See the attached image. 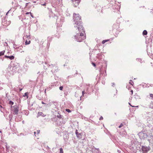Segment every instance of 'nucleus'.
<instances>
[{
  "label": "nucleus",
  "instance_id": "f257e3e1",
  "mask_svg": "<svg viewBox=\"0 0 153 153\" xmlns=\"http://www.w3.org/2000/svg\"><path fill=\"white\" fill-rule=\"evenodd\" d=\"M79 27L74 28L76 34L74 36L75 39L78 42H81L86 38L85 31L82 25H79Z\"/></svg>",
  "mask_w": 153,
  "mask_h": 153
},
{
  "label": "nucleus",
  "instance_id": "f03ea898",
  "mask_svg": "<svg viewBox=\"0 0 153 153\" xmlns=\"http://www.w3.org/2000/svg\"><path fill=\"white\" fill-rule=\"evenodd\" d=\"M73 19L74 28L79 27V25H82L81 23V18L79 16L78 14H74Z\"/></svg>",
  "mask_w": 153,
  "mask_h": 153
},
{
  "label": "nucleus",
  "instance_id": "7ed1b4c3",
  "mask_svg": "<svg viewBox=\"0 0 153 153\" xmlns=\"http://www.w3.org/2000/svg\"><path fill=\"white\" fill-rule=\"evenodd\" d=\"M47 65L48 67V68L50 69H51V71L52 73H54L57 71V70H58V68L55 65L51 64L50 65L48 64Z\"/></svg>",
  "mask_w": 153,
  "mask_h": 153
},
{
  "label": "nucleus",
  "instance_id": "20e7f679",
  "mask_svg": "<svg viewBox=\"0 0 153 153\" xmlns=\"http://www.w3.org/2000/svg\"><path fill=\"white\" fill-rule=\"evenodd\" d=\"M11 110L13 112L14 114H18L19 112V107L17 105L11 106Z\"/></svg>",
  "mask_w": 153,
  "mask_h": 153
},
{
  "label": "nucleus",
  "instance_id": "39448f33",
  "mask_svg": "<svg viewBox=\"0 0 153 153\" xmlns=\"http://www.w3.org/2000/svg\"><path fill=\"white\" fill-rule=\"evenodd\" d=\"M141 149L143 151V153H147L150 150V147L149 146H142Z\"/></svg>",
  "mask_w": 153,
  "mask_h": 153
},
{
  "label": "nucleus",
  "instance_id": "423d86ee",
  "mask_svg": "<svg viewBox=\"0 0 153 153\" xmlns=\"http://www.w3.org/2000/svg\"><path fill=\"white\" fill-rule=\"evenodd\" d=\"M138 135L140 138L141 139L146 138L147 136L146 133L142 132L139 133Z\"/></svg>",
  "mask_w": 153,
  "mask_h": 153
},
{
  "label": "nucleus",
  "instance_id": "0eeeda50",
  "mask_svg": "<svg viewBox=\"0 0 153 153\" xmlns=\"http://www.w3.org/2000/svg\"><path fill=\"white\" fill-rule=\"evenodd\" d=\"M120 135L122 137H125L127 134V133L125 130L120 131Z\"/></svg>",
  "mask_w": 153,
  "mask_h": 153
},
{
  "label": "nucleus",
  "instance_id": "6e6552de",
  "mask_svg": "<svg viewBox=\"0 0 153 153\" xmlns=\"http://www.w3.org/2000/svg\"><path fill=\"white\" fill-rule=\"evenodd\" d=\"M23 48V46H20L18 47L17 48V51L20 52H24V51L22 50V48Z\"/></svg>",
  "mask_w": 153,
  "mask_h": 153
},
{
  "label": "nucleus",
  "instance_id": "1a4fd4ad",
  "mask_svg": "<svg viewBox=\"0 0 153 153\" xmlns=\"http://www.w3.org/2000/svg\"><path fill=\"white\" fill-rule=\"evenodd\" d=\"M46 116V115H45L42 112H39L38 114V115L37 117H38L40 116H42L43 117H44Z\"/></svg>",
  "mask_w": 153,
  "mask_h": 153
},
{
  "label": "nucleus",
  "instance_id": "9d476101",
  "mask_svg": "<svg viewBox=\"0 0 153 153\" xmlns=\"http://www.w3.org/2000/svg\"><path fill=\"white\" fill-rule=\"evenodd\" d=\"M92 151H93V152H94V151H96V152H95V153H101V152H100V151L99 149L98 148L97 149V148H94V149H92Z\"/></svg>",
  "mask_w": 153,
  "mask_h": 153
},
{
  "label": "nucleus",
  "instance_id": "9b49d317",
  "mask_svg": "<svg viewBox=\"0 0 153 153\" xmlns=\"http://www.w3.org/2000/svg\"><path fill=\"white\" fill-rule=\"evenodd\" d=\"M5 57H6L7 58H9L10 60H13L14 58V57L13 56H5Z\"/></svg>",
  "mask_w": 153,
  "mask_h": 153
},
{
  "label": "nucleus",
  "instance_id": "f8f14e48",
  "mask_svg": "<svg viewBox=\"0 0 153 153\" xmlns=\"http://www.w3.org/2000/svg\"><path fill=\"white\" fill-rule=\"evenodd\" d=\"M13 48H15V49H17V48H18V46H17V45L15 44V42H14V41H13Z\"/></svg>",
  "mask_w": 153,
  "mask_h": 153
},
{
  "label": "nucleus",
  "instance_id": "ddd939ff",
  "mask_svg": "<svg viewBox=\"0 0 153 153\" xmlns=\"http://www.w3.org/2000/svg\"><path fill=\"white\" fill-rule=\"evenodd\" d=\"M10 23V21L6 22V23H4V26H7L9 25Z\"/></svg>",
  "mask_w": 153,
  "mask_h": 153
},
{
  "label": "nucleus",
  "instance_id": "4468645a",
  "mask_svg": "<svg viewBox=\"0 0 153 153\" xmlns=\"http://www.w3.org/2000/svg\"><path fill=\"white\" fill-rule=\"evenodd\" d=\"M27 39H26L25 41V45H27L30 44V41L29 40L28 41L27 40Z\"/></svg>",
  "mask_w": 153,
  "mask_h": 153
},
{
  "label": "nucleus",
  "instance_id": "2eb2a0df",
  "mask_svg": "<svg viewBox=\"0 0 153 153\" xmlns=\"http://www.w3.org/2000/svg\"><path fill=\"white\" fill-rule=\"evenodd\" d=\"M149 107L153 109V102H152L150 103L149 105Z\"/></svg>",
  "mask_w": 153,
  "mask_h": 153
},
{
  "label": "nucleus",
  "instance_id": "dca6fc26",
  "mask_svg": "<svg viewBox=\"0 0 153 153\" xmlns=\"http://www.w3.org/2000/svg\"><path fill=\"white\" fill-rule=\"evenodd\" d=\"M147 34V31L146 30H144L143 32V35H146Z\"/></svg>",
  "mask_w": 153,
  "mask_h": 153
},
{
  "label": "nucleus",
  "instance_id": "f3484780",
  "mask_svg": "<svg viewBox=\"0 0 153 153\" xmlns=\"http://www.w3.org/2000/svg\"><path fill=\"white\" fill-rule=\"evenodd\" d=\"M5 52V51H3L0 52V56L3 55Z\"/></svg>",
  "mask_w": 153,
  "mask_h": 153
},
{
  "label": "nucleus",
  "instance_id": "a211bd4d",
  "mask_svg": "<svg viewBox=\"0 0 153 153\" xmlns=\"http://www.w3.org/2000/svg\"><path fill=\"white\" fill-rule=\"evenodd\" d=\"M109 40H103V41H102V44H104L105 42H108L109 41Z\"/></svg>",
  "mask_w": 153,
  "mask_h": 153
},
{
  "label": "nucleus",
  "instance_id": "6ab92c4d",
  "mask_svg": "<svg viewBox=\"0 0 153 153\" xmlns=\"http://www.w3.org/2000/svg\"><path fill=\"white\" fill-rule=\"evenodd\" d=\"M13 104H14L13 102L11 101H10L9 102V104L10 105H13Z\"/></svg>",
  "mask_w": 153,
  "mask_h": 153
},
{
  "label": "nucleus",
  "instance_id": "aec40b11",
  "mask_svg": "<svg viewBox=\"0 0 153 153\" xmlns=\"http://www.w3.org/2000/svg\"><path fill=\"white\" fill-rule=\"evenodd\" d=\"M25 37L27 38V39H26L29 40L30 39L29 36L26 35Z\"/></svg>",
  "mask_w": 153,
  "mask_h": 153
},
{
  "label": "nucleus",
  "instance_id": "412c9836",
  "mask_svg": "<svg viewBox=\"0 0 153 153\" xmlns=\"http://www.w3.org/2000/svg\"><path fill=\"white\" fill-rule=\"evenodd\" d=\"M86 91V92H85V93H84V92H85V91H82V96L80 97V98H81L82 97V96H83L84 95V94L85 93H86L87 92V91Z\"/></svg>",
  "mask_w": 153,
  "mask_h": 153
},
{
  "label": "nucleus",
  "instance_id": "4be33fe9",
  "mask_svg": "<svg viewBox=\"0 0 153 153\" xmlns=\"http://www.w3.org/2000/svg\"><path fill=\"white\" fill-rule=\"evenodd\" d=\"M137 61L140 62V63L142 62V60L140 59L137 58L136 59Z\"/></svg>",
  "mask_w": 153,
  "mask_h": 153
},
{
  "label": "nucleus",
  "instance_id": "5701e85b",
  "mask_svg": "<svg viewBox=\"0 0 153 153\" xmlns=\"http://www.w3.org/2000/svg\"><path fill=\"white\" fill-rule=\"evenodd\" d=\"M60 153H63V151L62 148L60 149Z\"/></svg>",
  "mask_w": 153,
  "mask_h": 153
},
{
  "label": "nucleus",
  "instance_id": "b1692460",
  "mask_svg": "<svg viewBox=\"0 0 153 153\" xmlns=\"http://www.w3.org/2000/svg\"><path fill=\"white\" fill-rule=\"evenodd\" d=\"M150 96L151 98V99H153V94H150Z\"/></svg>",
  "mask_w": 153,
  "mask_h": 153
},
{
  "label": "nucleus",
  "instance_id": "393cba45",
  "mask_svg": "<svg viewBox=\"0 0 153 153\" xmlns=\"http://www.w3.org/2000/svg\"><path fill=\"white\" fill-rule=\"evenodd\" d=\"M130 81L131 82H129V84H131V85H133V83H133V82H131V80Z\"/></svg>",
  "mask_w": 153,
  "mask_h": 153
},
{
  "label": "nucleus",
  "instance_id": "a878e982",
  "mask_svg": "<svg viewBox=\"0 0 153 153\" xmlns=\"http://www.w3.org/2000/svg\"><path fill=\"white\" fill-rule=\"evenodd\" d=\"M57 1L59 4H60L62 2V0H58Z\"/></svg>",
  "mask_w": 153,
  "mask_h": 153
},
{
  "label": "nucleus",
  "instance_id": "bb28decb",
  "mask_svg": "<svg viewBox=\"0 0 153 153\" xmlns=\"http://www.w3.org/2000/svg\"><path fill=\"white\" fill-rule=\"evenodd\" d=\"M147 85L145 84H144L143 85V87H144V88H145V87H147Z\"/></svg>",
  "mask_w": 153,
  "mask_h": 153
},
{
  "label": "nucleus",
  "instance_id": "cd10ccee",
  "mask_svg": "<svg viewBox=\"0 0 153 153\" xmlns=\"http://www.w3.org/2000/svg\"><path fill=\"white\" fill-rule=\"evenodd\" d=\"M66 111L68 112H70L71 111L68 109H66Z\"/></svg>",
  "mask_w": 153,
  "mask_h": 153
},
{
  "label": "nucleus",
  "instance_id": "c85d7f7f",
  "mask_svg": "<svg viewBox=\"0 0 153 153\" xmlns=\"http://www.w3.org/2000/svg\"><path fill=\"white\" fill-rule=\"evenodd\" d=\"M149 135L151 137H153V133L152 132V133H151V134H150Z\"/></svg>",
  "mask_w": 153,
  "mask_h": 153
},
{
  "label": "nucleus",
  "instance_id": "c756f323",
  "mask_svg": "<svg viewBox=\"0 0 153 153\" xmlns=\"http://www.w3.org/2000/svg\"><path fill=\"white\" fill-rule=\"evenodd\" d=\"M28 94L27 93H26L24 95H23V96H27Z\"/></svg>",
  "mask_w": 153,
  "mask_h": 153
},
{
  "label": "nucleus",
  "instance_id": "7c9ffc66",
  "mask_svg": "<svg viewBox=\"0 0 153 153\" xmlns=\"http://www.w3.org/2000/svg\"><path fill=\"white\" fill-rule=\"evenodd\" d=\"M123 125L122 123L120 124V125L119 126V128H120L122 126H123Z\"/></svg>",
  "mask_w": 153,
  "mask_h": 153
},
{
  "label": "nucleus",
  "instance_id": "2f4dec72",
  "mask_svg": "<svg viewBox=\"0 0 153 153\" xmlns=\"http://www.w3.org/2000/svg\"><path fill=\"white\" fill-rule=\"evenodd\" d=\"M31 13L30 12H27L25 14L26 15H28V14H31Z\"/></svg>",
  "mask_w": 153,
  "mask_h": 153
},
{
  "label": "nucleus",
  "instance_id": "473e14b6",
  "mask_svg": "<svg viewBox=\"0 0 153 153\" xmlns=\"http://www.w3.org/2000/svg\"><path fill=\"white\" fill-rule=\"evenodd\" d=\"M63 87L62 86H60L59 88V89L60 90H62L63 89Z\"/></svg>",
  "mask_w": 153,
  "mask_h": 153
},
{
  "label": "nucleus",
  "instance_id": "72a5a7b5",
  "mask_svg": "<svg viewBox=\"0 0 153 153\" xmlns=\"http://www.w3.org/2000/svg\"><path fill=\"white\" fill-rule=\"evenodd\" d=\"M103 117L102 116H101L100 117V118L99 119L100 120H103Z\"/></svg>",
  "mask_w": 153,
  "mask_h": 153
},
{
  "label": "nucleus",
  "instance_id": "f704fd0d",
  "mask_svg": "<svg viewBox=\"0 0 153 153\" xmlns=\"http://www.w3.org/2000/svg\"><path fill=\"white\" fill-rule=\"evenodd\" d=\"M92 64L94 66V67H95L96 66V64H95V63H92Z\"/></svg>",
  "mask_w": 153,
  "mask_h": 153
},
{
  "label": "nucleus",
  "instance_id": "c9c22d12",
  "mask_svg": "<svg viewBox=\"0 0 153 153\" xmlns=\"http://www.w3.org/2000/svg\"><path fill=\"white\" fill-rule=\"evenodd\" d=\"M40 131L39 130H38L37 131V133L38 134H39L40 132Z\"/></svg>",
  "mask_w": 153,
  "mask_h": 153
},
{
  "label": "nucleus",
  "instance_id": "e433bc0d",
  "mask_svg": "<svg viewBox=\"0 0 153 153\" xmlns=\"http://www.w3.org/2000/svg\"><path fill=\"white\" fill-rule=\"evenodd\" d=\"M29 3H26V4L25 6V7L27 6V5L28 4H29Z\"/></svg>",
  "mask_w": 153,
  "mask_h": 153
},
{
  "label": "nucleus",
  "instance_id": "4c0bfd02",
  "mask_svg": "<svg viewBox=\"0 0 153 153\" xmlns=\"http://www.w3.org/2000/svg\"><path fill=\"white\" fill-rule=\"evenodd\" d=\"M102 54V53H98V54H97V56H99L100 55H101Z\"/></svg>",
  "mask_w": 153,
  "mask_h": 153
},
{
  "label": "nucleus",
  "instance_id": "58836bf2",
  "mask_svg": "<svg viewBox=\"0 0 153 153\" xmlns=\"http://www.w3.org/2000/svg\"><path fill=\"white\" fill-rule=\"evenodd\" d=\"M128 104H129V105H130L131 107H135V106H132V105H131L130 103L129 102V103H128Z\"/></svg>",
  "mask_w": 153,
  "mask_h": 153
},
{
  "label": "nucleus",
  "instance_id": "ea45409f",
  "mask_svg": "<svg viewBox=\"0 0 153 153\" xmlns=\"http://www.w3.org/2000/svg\"><path fill=\"white\" fill-rule=\"evenodd\" d=\"M131 94H133V91L132 90H131Z\"/></svg>",
  "mask_w": 153,
  "mask_h": 153
},
{
  "label": "nucleus",
  "instance_id": "a19ab883",
  "mask_svg": "<svg viewBox=\"0 0 153 153\" xmlns=\"http://www.w3.org/2000/svg\"><path fill=\"white\" fill-rule=\"evenodd\" d=\"M30 15H31V16L32 17V18H33V15L31 13V14H30Z\"/></svg>",
  "mask_w": 153,
  "mask_h": 153
},
{
  "label": "nucleus",
  "instance_id": "79ce46f5",
  "mask_svg": "<svg viewBox=\"0 0 153 153\" xmlns=\"http://www.w3.org/2000/svg\"><path fill=\"white\" fill-rule=\"evenodd\" d=\"M46 3H45V4H42V5H43V6H45V5H46Z\"/></svg>",
  "mask_w": 153,
  "mask_h": 153
},
{
  "label": "nucleus",
  "instance_id": "37998d69",
  "mask_svg": "<svg viewBox=\"0 0 153 153\" xmlns=\"http://www.w3.org/2000/svg\"><path fill=\"white\" fill-rule=\"evenodd\" d=\"M112 86H114V85H115V84L114 83H112Z\"/></svg>",
  "mask_w": 153,
  "mask_h": 153
},
{
  "label": "nucleus",
  "instance_id": "c03bdc74",
  "mask_svg": "<svg viewBox=\"0 0 153 153\" xmlns=\"http://www.w3.org/2000/svg\"><path fill=\"white\" fill-rule=\"evenodd\" d=\"M76 135L77 136L78 135V133L77 132V131L76 132Z\"/></svg>",
  "mask_w": 153,
  "mask_h": 153
},
{
  "label": "nucleus",
  "instance_id": "a18cd8bd",
  "mask_svg": "<svg viewBox=\"0 0 153 153\" xmlns=\"http://www.w3.org/2000/svg\"><path fill=\"white\" fill-rule=\"evenodd\" d=\"M42 103L43 104H45V103L43 102H42Z\"/></svg>",
  "mask_w": 153,
  "mask_h": 153
},
{
  "label": "nucleus",
  "instance_id": "49530a36",
  "mask_svg": "<svg viewBox=\"0 0 153 153\" xmlns=\"http://www.w3.org/2000/svg\"><path fill=\"white\" fill-rule=\"evenodd\" d=\"M0 107L1 108H3L2 106L1 105H0Z\"/></svg>",
  "mask_w": 153,
  "mask_h": 153
},
{
  "label": "nucleus",
  "instance_id": "de8ad7c7",
  "mask_svg": "<svg viewBox=\"0 0 153 153\" xmlns=\"http://www.w3.org/2000/svg\"><path fill=\"white\" fill-rule=\"evenodd\" d=\"M9 10L8 11V12L6 13V15H7L8 13L9 12Z\"/></svg>",
  "mask_w": 153,
  "mask_h": 153
},
{
  "label": "nucleus",
  "instance_id": "09e8293b",
  "mask_svg": "<svg viewBox=\"0 0 153 153\" xmlns=\"http://www.w3.org/2000/svg\"><path fill=\"white\" fill-rule=\"evenodd\" d=\"M6 148L7 149V148H9V147H8V146H6Z\"/></svg>",
  "mask_w": 153,
  "mask_h": 153
},
{
  "label": "nucleus",
  "instance_id": "8fccbe9b",
  "mask_svg": "<svg viewBox=\"0 0 153 153\" xmlns=\"http://www.w3.org/2000/svg\"><path fill=\"white\" fill-rule=\"evenodd\" d=\"M22 90V88L20 89V91H21Z\"/></svg>",
  "mask_w": 153,
  "mask_h": 153
},
{
  "label": "nucleus",
  "instance_id": "3c124183",
  "mask_svg": "<svg viewBox=\"0 0 153 153\" xmlns=\"http://www.w3.org/2000/svg\"><path fill=\"white\" fill-rule=\"evenodd\" d=\"M36 132H34V134H35V135H35V134H36Z\"/></svg>",
  "mask_w": 153,
  "mask_h": 153
},
{
  "label": "nucleus",
  "instance_id": "603ef678",
  "mask_svg": "<svg viewBox=\"0 0 153 153\" xmlns=\"http://www.w3.org/2000/svg\"><path fill=\"white\" fill-rule=\"evenodd\" d=\"M136 107H138V106H136Z\"/></svg>",
  "mask_w": 153,
  "mask_h": 153
},
{
  "label": "nucleus",
  "instance_id": "864d4df0",
  "mask_svg": "<svg viewBox=\"0 0 153 153\" xmlns=\"http://www.w3.org/2000/svg\"><path fill=\"white\" fill-rule=\"evenodd\" d=\"M0 133H1V131H0Z\"/></svg>",
  "mask_w": 153,
  "mask_h": 153
},
{
  "label": "nucleus",
  "instance_id": "5fc2aeb1",
  "mask_svg": "<svg viewBox=\"0 0 153 153\" xmlns=\"http://www.w3.org/2000/svg\"><path fill=\"white\" fill-rule=\"evenodd\" d=\"M46 92V90H45V93Z\"/></svg>",
  "mask_w": 153,
  "mask_h": 153
},
{
  "label": "nucleus",
  "instance_id": "6e6d98bb",
  "mask_svg": "<svg viewBox=\"0 0 153 153\" xmlns=\"http://www.w3.org/2000/svg\"><path fill=\"white\" fill-rule=\"evenodd\" d=\"M34 3H35V2H35V1H34Z\"/></svg>",
  "mask_w": 153,
  "mask_h": 153
}]
</instances>
